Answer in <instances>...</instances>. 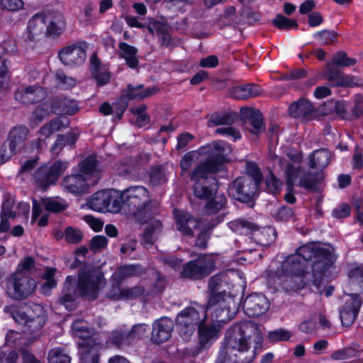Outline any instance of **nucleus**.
I'll return each instance as SVG.
<instances>
[{
    "mask_svg": "<svg viewBox=\"0 0 363 363\" xmlns=\"http://www.w3.org/2000/svg\"><path fill=\"white\" fill-rule=\"evenodd\" d=\"M140 272V269L138 266L128 265L123 266L118 269L113 274V279L119 282L123 279L138 275Z\"/></svg>",
    "mask_w": 363,
    "mask_h": 363,
    "instance_id": "obj_46",
    "label": "nucleus"
},
{
    "mask_svg": "<svg viewBox=\"0 0 363 363\" xmlns=\"http://www.w3.org/2000/svg\"><path fill=\"white\" fill-rule=\"evenodd\" d=\"M241 113L245 119L246 128L251 134L259 135L264 132L265 127L259 111L250 108H242Z\"/></svg>",
    "mask_w": 363,
    "mask_h": 363,
    "instance_id": "obj_21",
    "label": "nucleus"
},
{
    "mask_svg": "<svg viewBox=\"0 0 363 363\" xmlns=\"http://www.w3.org/2000/svg\"><path fill=\"white\" fill-rule=\"evenodd\" d=\"M333 62L337 66L348 67L354 65L356 60L348 57L343 52H339L333 55Z\"/></svg>",
    "mask_w": 363,
    "mask_h": 363,
    "instance_id": "obj_59",
    "label": "nucleus"
},
{
    "mask_svg": "<svg viewBox=\"0 0 363 363\" xmlns=\"http://www.w3.org/2000/svg\"><path fill=\"white\" fill-rule=\"evenodd\" d=\"M261 337L257 328L249 323L237 324L232 326L226 333V346L216 363H250L255 354L245 357L253 341L259 344Z\"/></svg>",
    "mask_w": 363,
    "mask_h": 363,
    "instance_id": "obj_1",
    "label": "nucleus"
},
{
    "mask_svg": "<svg viewBox=\"0 0 363 363\" xmlns=\"http://www.w3.org/2000/svg\"><path fill=\"white\" fill-rule=\"evenodd\" d=\"M52 113H53V109L50 101L40 104L35 108L30 118V125L37 126L43 120Z\"/></svg>",
    "mask_w": 363,
    "mask_h": 363,
    "instance_id": "obj_37",
    "label": "nucleus"
},
{
    "mask_svg": "<svg viewBox=\"0 0 363 363\" xmlns=\"http://www.w3.org/2000/svg\"><path fill=\"white\" fill-rule=\"evenodd\" d=\"M50 102L53 113L72 115L77 111L76 103L67 98H60Z\"/></svg>",
    "mask_w": 363,
    "mask_h": 363,
    "instance_id": "obj_34",
    "label": "nucleus"
},
{
    "mask_svg": "<svg viewBox=\"0 0 363 363\" xmlns=\"http://www.w3.org/2000/svg\"><path fill=\"white\" fill-rule=\"evenodd\" d=\"M326 77L333 86H355L360 85L362 83L360 79L356 77L345 75L332 69H328Z\"/></svg>",
    "mask_w": 363,
    "mask_h": 363,
    "instance_id": "obj_29",
    "label": "nucleus"
},
{
    "mask_svg": "<svg viewBox=\"0 0 363 363\" xmlns=\"http://www.w3.org/2000/svg\"><path fill=\"white\" fill-rule=\"evenodd\" d=\"M273 23L279 29H290L298 26L297 22L295 20L288 18L281 14L275 17Z\"/></svg>",
    "mask_w": 363,
    "mask_h": 363,
    "instance_id": "obj_55",
    "label": "nucleus"
},
{
    "mask_svg": "<svg viewBox=\"0 0 363 363\" xmlns=\"http://www.w3.org/2000/svg\"><path fill=\"white\" fill-rule=\"evenodd\" d=\"M42 205L48 211L54 213L61 212L67 207L65 201L59 198H48L43 199L42 201Z\"/></svg>",
    "mask_w": 363,
    "mask_h": 363,
    "instance_id": "obj_49",
    "label": "nucleus"
},
{
    "mask_svg": "<svg viewBox=\"0 0 363 363\" xmlns=\"http://www.w3.org/2000/svg\"><path fill=\"white\" fill-rule=\"evenodd\" d=\"M205 311L212 316L213 321L225 323L235 317L237 307L230 296L218 293L210 296Z\"/></svg>",
    "mask_w": 363,
    "mask_h": 363,
    "instance_id": "obj_8",
    "label": "nucleus"
},
{
    "mask_svg": "<svg viewBox=\"0 0 363 363\" xmlns=\"http://www.w3.org/2000/svg\"><path fill=\"white\" fill-rule=\"evenodd\" d=\"M174 328L173 321L167 318H162L153 323L152 340L157 343H162L171 337Z\"/></svg>",
    "mask_w": 363,
    "mask_h": 363,
    "instance_id": "obj_23",
    "label": "nucleus"
},
{
    "mask_svg": "<svg viewBox=\"0 0 363 363\" xmlns=\"http://www.w3.org/2000/svg\"><path fill=\"white\" fill-rule=\"evenodd\" d=\"M208 157L205 162L200 164L206 165L210 172L216 173L223 169V164L228 161V156L231 152L230 147L223 141H216L201 149Z\"/></svg>",
    "mask_w": 363,
    "mask_h": 363,
    "instance_id": "obj_11",
    "label": "nucleus"
},
{
    "mask_svg": "<svg viewBox=\"0 0 363 363\" xmlns=\"http://www.w3.org/2000/svg\"><path fill=\"white\" fill-rule=\"evenodd\" d=\"M77 140V136L74 133H68L67 135H58L56 141L51 147L52 154H58L62 148L68 145H72Z\"/></svg>",
    "mask_w": 363,
    "mask_h": 363,
    "instance_id": "obj_47",
    "label": "nucleus"
},
{
    "mask_svg": "<svg viewBox=\"0 0 363 363\" xmlns=\"http://www.w3.org/2000/svg\"><path fill=\"white\" fill-rule=\"evenodd\" d=\"M261 93V89L256 84L240 85L234 87L231 91V95L237 99H247L256 97Z\"/></svg>",
    "mask_w": 363,
    "mask_h": 363,
    "instance_id": "obj_33",
    "label": "nucleus"
},
{
    "mask_svg": "<svg viewBox=\"0 0 363 363\" xmlns=\"http://www.w3.org/2000/svg\"><path fill=\"white\" fill-rule=\"evenodd\" d=\"M98 180L96 158L90 156L80 164V173L67 176L62 182L64 189L74 195H81L88 191L90 185Z\"/></svg>",
    "mask_w": 363,
    "mask_h": 363,
    "instance_id": "obj_5",
    "label": "nucleus"
},
{
    "mask_svg": "<svg viewBox=\"0 0 363 363\" xmlns=\"http://www.w3.org/2000/svg\"><path fill=\"white\" fill-rule=\"evenodd\" d=\"M86 49L84 43L66 46L59 52L60 60L65 65H80L86 57Z\"/></svg>",
    "mask_w": 363,
    "mask_h": 363,
    "instance_id": "obj_18",
    "label": "nucleus"
},
{
    "mask_svg": "<svg viewBox=\"0 0 363 363\" xmlns=\"http://www.w3.org/2000/svg\"><path fill=\"white\" fill-rule=\"evenodd\" d=\"M73 335L79 337V353L81 363H99V350L100 345L90 337L92 332L88 323L83 320H76L72 325Z\"/></svg>",
    "mask_w": 363,
    "mask_h": 363,
    "instance_id": "obj_7",
    "label": "nucleus"
},
{
    "mask_svg": "<svg viewBox=\"0 0 363 363\" xmlns=\"http://www.w3.org/2000/svg\"><path fill=\"white\" fill-rule=\"evenodd\" d=\"M35 288L34 279L23 273L16 272L8 281L6 292L12 298L22 300L30 296Z\"/></svg>",
    "mask_w": 363,
    "mask_h": 363,
    "instance_id": "obj_12",
    "label": "nucleus"
},
{
    "mask_svg": "<svg viewBox=\"0 0 363 363\" xmlns=\"http://www.w3.org/2000/svg\"><path fill=\"white\" fill-rule=\"evenodd\" d=\"M104 286V279L100 272L84 269L79 274L77 286L74 277H67L60 303L67 310L72 311L75 308L77 298L82 296L88 299H94Z\"/></svg>",
    "mask_w": 363,
    "mask_h": 363,
    "instance_id": "obj_2",
    "label": "nucleus"
},
{
    "mask_svg": "<svg viewBox=\"0 0 363 363\" xmlns=\"http://www.w3.org/2000/svg\"><path fill=\"white\" fill-rule=\"evenodd\" d=\"M6 343L11 347H20L26 345V340L21 333L11 330L6 333Z\"/></svg>",
    "mask_w": 363,
    "mask_h": 363,
    "instance_id": "obj_53",
    "label": "nucleus"
},
{
    "mask_svg": "<svg viewBox=\"0 0 363 363\" xmlns=\"http://www.w3.org/2000/svg\"><path fill=\"white\" fill-rule=\"evenodd\" d=\"M306 267L301 260V256L296 254L287 257L282 262L281 269H278L272 275L273 279H277L281 284L282 281L291 275H299L304 272Z\"/></svg>",
    "mask_w": 363,
    "mask_h": 363,
    "instance_id": "obj_17",
    "label": "nucleus"
},
{
    "mask_svg": "<svg viewBox=\"0 0 363 363\" xmlns=\"http://www.w3.org/2000/svg\"><path fill=\"white\" fill-rule=\"evenodd\" d=\"M14 199L11 195H5L1 205L0 232H6L10 228L9 218H14L16 213L12 211L14 206Z\"/></svg>",
    "mask_w": 363,
    "mask_h": 363,
    "instance_id": "obj_28",
    "label": "nucleus"
},
{
    "mask_svg": "<svg viewBox=\"0 0 363 363\" xmlns=\"http://www.w3.org/2000/svg\"><path fill=\"white\" fill-rule=\"evenodd\" d=\"M29 130L23 125L15 126L9 134V152L6 157H12L17 148H20L26 140Z\"/></svg>",
    "mask_w": 363,
    "mask_h": 363,
    "instance_id": "obj_25",
    "label": "nucleus"
},
{
    "mask_svg": "<svg viewBox=\"0 0 363 363\" xmlns=\"http://www.w3.org/2000/svg\"><path fill=\"white\" fill-rule=\"evenodd\" d=\"M215 269V260L211 255H203L183 266L180 277L197 279L203 278Z\"/></svg>",
    "mask_w": 363,
    "mask_h": 363,
    "instance_id": "obj_14",
    "label": "nucleus"
},
{
    "mask_svg": "<svg viewBox=\"0 0 363 363\" xmlns=\"http://www.w3.org/2000/svg\"><path fill=\"white\" fill-rule=\"evenodd\" d=\"M269 307V302L262 294H252L245 299L243 303L245 312L250 317H257L264 314Z\"/></svg>",
    "mask_w": 363,
    "mask_h": 363,
    "instance_id": "obj_19",
    "label": "nucleus"
},
{
    "mask_svg": "<svg viewBox=\"0 0 363 363\" xmlns=\"http://www.w3.org/2000/svg\"><path fill=\"white\" fill-rule=\"evenodd\" d=\"M4 311L9 313L13 319L18 324L28 323L29 315H31L30 309L26 305H12L5 307Z\"/></svg>",
    "mask_w": 363,
    "mask_h": 363,
    "instance_id": "obj_32",
    "label": "nucleus"
},
{
    "mask_svg": "<svg viewBox=\"0 0 363 363\" xmlns=\"http://www.w3.org/2000/svg\"><path fill=\"white\" fill-rule=\"evenodd\" d=\"M157 91L155 87H150L143 89V85L128 86L126 96L130 99H143L155 94Z\"/></svg>",
    "mask_w": 363,
    "mask_h": 363,
    "instance_id": "obj_40",
    "label": "nucleus"
},
{
    "mask_svg": "<svg viewBox=\"0 0 363 363\" xmlns=\"http://www.w3.org/2000/svg\"><path fill=\"white\" fill-rule=\"evenodd\" d=\"M206 165L199 164L192 172L191 178L194 184V192L196 197L210 199L217 191L216 179L212 176Z\"/></svg>",
    "mask_w": 363,
    "mask_h": 363,
    "instance_id": "obj_10",
    "label": "nucleus"
},
{
    "mask_svg": "<svg viewBox=\"0 0 363 363\" xmlns=\"http://www.w3.org/2000/svg\"><path fill=\"white\" fill-rule=\"evenodd\" d=\"M215 133L221 135L232 138L233 141H236L241 138V134L239 130L229 125L218 127L216 129Z\"/></svg>",
    "mask_w": 363,
    "mask_h": 363,
    "instance_id": "obj_58",
    "label": "nucleus"
},
{
    "mask_svg": "<svg viewBox=\"0 0 363 363\" xmlns=\"http://www.w3.org/2000/svg\"><path fill=\"white\" fill-rule=\"evenodd\" d=\"M83 233L81 230L73 227H67L65 230V238L67 242L77 244L83 238Z\"/></svg>",
    "mask_w": 363,
    "mask_h": 363,
    "instance_id": "obj_54",
    "label": "nucleus"
},
{
    "mask_svg": "<svg viewBox=\"0 0 363 363\" xmlns=\"http://www.w3.org/2000/svg\"><path fill=\"white\" fill-rule=\"evenodd\" d=\"M174 216L177 229L183 235L192 237L194 229L198 225V220L190 213L180 210H175Z\"/></svg>",
    "mask_w": 363,
    "mask_h": 363,
    "instance_id": "obj_22",
    "label": "nucleus"
},
{
    "mask_svg": "<svg viewBox=\"0 0 363 363\" xmlns=\"http://www.w3.org/2000/svg\"><path fill=\"white\" fill-rule=\"evenodd\" d=\"M246 172L247 174L246 177H251L253 181L257 182V185H259L262 177L261 172L256 164L254 162H247Z\"/></svg>",
    "mask_w": 363,
    "mask_h": 363,
    "instance_id": "obj_61",
    "label": "nucleus"
},
{
    "mask_svg": "<svg viewBox=\"0 0 363 363\" xmlns=\"http://www.w3.org/2000/svg\"><path fill=\"white\" fill-rule=\"evenodd\" d=\"M144 293L142 286H135L131 289H121L116 287L109 294L110 298L113 299H133L141 296Z\"/></svg>",
    "mask_w": 363,
    "mask_h": 363,
    "instance_id": "obj_38",
    "label": "nucleus"
},
{
    "mask_svg": "<svg viewBox=\"0 0 363 363\" xmlns=\"http://www.w3.org/2000/svg\"><path fill=\"white\" fill-rule=\"evenodd\" d=\"M296 255L301 256L306 264L308 261L313 260L312 272L313 284L318 286V277H321L323 272L326 271L334 263L336 257L327 248L318 243H308L298 248Z\"/></svg>",
    "mask_w": 363,
    "mask_h": 363,
    "instance_id": "obj_6",
    "label": "nucleus"
},
{
    "mask_svg": "<svg viewBox=\"0 0 363 363\" xmlns=\"http://www.w3.org/2000/svg\"><path fill=\"white\" fill-rule=\"evenodd\" d=\"M300 174V172L291 164H288L285 168V174L286 178V184L288 191L286 193L284 198L287 203H294L296 201V197L292 192V188L294 184V179Z\"/></svg>",
    "mask_w": 363,
    "mask_h": 363,
    "instance_id": "obj_36",
    "label": "nucleus"
},
{
    "mask_svg": "<svg viewBox=\"0 0 363 363\" xmlns=\"http://www.w3.org/2000/svg\"><path fill=\"white\" fill-rule=\"evenodd\" d=\"M63 15L58 11H48L34 15L29 19L26 37L28 40L38 41L46 35H57L65 28Z\"/></svg>",
    "mask_w": 363,
    "mask_h": 363,
    "instance_id": "obj_4",
    "label": "nucleus"
},
{
    "mask_svg": "<svg viewBox=\"0 0 363 363\" xmlns=\"http://www.w3.org/2000/svg\"><path fill=\"white\" fill-rule=\"evenodd\" d=\"M362 302L359 296L352 294L346 301L344 308L340 312V316L343 326H350L357 316Z\"/></svg>",
    "mask_w": 363,
    "mask_h": 363,
    "instance_id": "obj_20",
    "label": "nucleus"
},
{
    "mask_svg": "<svg viewBox=\"0 0 363 363\" xmlns=\"http://www.w3.org/2000/svg\"><path fill=\"white\" fill-rule=\"evenodd\" d=\"M331 159V153L325 149L314 151L309 157L308 165L311 168L322 169L326 167Z\"/></svg>",
    "mask_w": 363,
    "mask_h": 363,
    "instance_id": "obj_35",
    "label": "nucleus"
},
{
    "mask_svg": "<svg viewBox=\"0 0 363 363\" xmlns=\"http://www.w3.org/2000/svg\"><path fill=\"white\" fill-rule=\"evenodd\" d=\"M55 269L47 268L43 275L45 282L41 285L40 291L44 295H49L50 291L56 286V281L53 279Z\"/></svg>",
    "mask_w": 363,
    "mask_h": 363,
    "instance_id": "obj_48",
    "label": "nucleus"
},
{
    "mask_svg": "<svg viewBox=\"0 0 363 363\" xmlns=\"http://www.w3.org/2000/svg\"><path fill=\"white\" fill-rule=\"evenodd\" d=\"M259 185L250 177L237 178L228 188L232 198L242 202H247L257 193Z\"/></svg>",
    "mask_w": 363,
    "mask_h": 363,
    "instance_id": "obj_15",
    "label": "nucleus"
},
{
    "mask_svg": "<svg viewBox=\"0 0 363 363\" xmlns=\"http://www.w3.org/2000/svg\"><path fill=\"white\" fill-rule=\"evenodd\" d=\"M45 96V91L40 86L32 85L19 89L15 98L23 104H32L43 99Z\"/></svg>",
    "mask_w": 363,
    "mask_h": 363,
    "instance_id": "obj_26",
    "label": "nucleus"
},
{
    "mask_svg": "<svg viewBox=\"0 0 363 363\" xmlns=\"http://www.w3.org/2000/svg\"><path fill=\"white\" fill-rule=\"evenodd\" d=\"M120 201L125 203L135 211L133 213L135 219L141 224H146L144 238L150 242H153V237L162 229V224L153 218V212L147 206L150 200L147 189L143 186H133L123 190L119 195Z\"/></svg>",
    "mask_w": 363,
    "mask_h": 363,
    "instance_id": "obj_3",
    "label": "nucleus"
},
{
    "mask_svg": "<svg viewBox=\"0 0 363 363\" xmlns=\"http://www.w3.org/2000/svg\"><path fill=\"white\" fill-rule=\"evenodd\" d=\"M230 228L239 234H248L250 232L257 230V226L245 220H235L229 223Z\"/></svg>",
    "mask_w": 363,
    "mask_h": 363,
    "instance_id": "obj_42",
    "label": "nucleus"
},
{
    "mask_svg": "<svg viewBox=\"0 0 363 363\" xmlns=\"http://www.w3.org/2000/svg\"><path fill=\"white\" fill-rule=\"evenodd\" d=\"M147 330V325L145 324H138L133 327L132 330L128 331V335H126V339L123 340H116L118 344H130L135 339L141 338L145 335Z\"/></svg>",
    "mask_w": 363,
    "mask_h": 363,
    "instance_id": "obj_45",
    "label": "nucleus"
},
{
    "mask_svg": "<svg viewBox=\"0 0 363 363\" xmlns=\"http://www.w3.org/2000/svg\"><path fill=\"white\" fill-rule=\"evenodd\" d=\"M150 182L153 185L163 184L167 181V172L163 167H152L149 173Z\"/></svg>",
    "mask_w": 363,
    "mask_h": 363,
    "instance_id": "obj_50",
    "label": "nucleus"
},
{
    "mask_svg": "<svg viewBox=\"0 0 363 363\" xmlns=\"http://www.w3.org/2000/svg\"><path fill=\"white\" fill-rule=\"evenodd\" d=\"M314 111L312 104L306 99H300L289 107V114L294 118H306L311 116Z\"/></svg>",
    "mask_w": 363,
    "mask_h": 363,
    "instance_id": "obj_30",
    "label": "nucleus"
},
{
    "mask_svg": "<svg viewBox=\"0 0 363 363\" xmlns=\"http://www.w3.org/2000/svg\"><path fill=\"white\" fill-rule=\"evenodd\" d=\"M108 244V240L103 235H95L90 241V247L94 252H100L104 250Z\"/></svg>",
    "mask_w": 363,
    "mask_h": 363,
    "instance_id": "obj_60",
    "label": "nucleus"
},
{
    "mask_svg": "<svg viewBox=\"0 0 363 363\" xmlns=\"http://www.w3.org/2000/svg\"><path fill=\"white\" fill-rule=\"evenodd\" d=\"M233 117L228 113H213L208 121V126L213 128L215 126L223 127L233 123Z\"/></svg>",
    "mask_w": 363,
    "mask_h": 363,
    "instance_id": "obj_44",
    "label": "nucleus"
},
{
    "mask_svg": "<svg viewBox=\"0 0 363 363\" xmlns=\"http://www.w3.org/2000/svg\"><path fill=\"white\" fill-rule=\"evenodd\" d=\"M314 36L320 43L323 44L330 43L336 39L335 33L329 30L315 33Z\"/></svg>",
    "mask_w": 363,
    "mask_h": 363,
    "instance_id": "obj_64",
    "label": "nucleus"
},
{
    "mask_svg": "<svg viewBox=\"0 0 363 363\" xmlns=\"http://www.w3.org/2000/svg\"><path fill=\"white\" fill-rule=\"evenodd\" d=\"M35 268V261L30 257H27L21 260L18 264L16 272L23 273L30 272Z\"/></svg>",
    "mask_w": 363,
    "mask_h": 363,
    "instance_id": "obj_62",
    "label": "nucleus"
},
{
    "mask_svg": "<svg viewBox=\"0 0 363 363\" xmlns=\"http://www.w3.org/2000/svg\"><path fill=\"white\" fill-rule=\"evenodd\" d=\"M292 336V333L284 329H279L268 334V339L270 342L287 341Z\"/></svg>",
    "mask_w": 363,
    "mask_h": 363,
    "instance_id": "obj_57",
    "label": "nucleus"
},
{
    "mask_svg": "<svg viewBox=\"0 0 363 363\" xmlns=\"http://www.w3.org/2000/svg\"><path fill=\"white\" fill-rule=\"evenodd\" d=\"M118 48L119 56L125 61L127 65L132 69L136 68L139 64L138 49L123 42L118 44Z\"/></svg>",
    "mask_w": 363,
    "mask_h": 363,
    "instance_id": "obj_31",
    "label": "nucleus"
},
{
    "mask_svg": "<svg viewBox=\"0 0 363 363\" xmlns=\"http://www.w3.org/2000/svg\"><path fill=\"white\" fill-rule=\"evenodd\" d=\"M36 311V315H30L28 323L25 325L29 332H35L40 330L45 323V316L43 313V307L39 305H35L32 311Z\"/></svg>",
    "mask_w": 363,
    "mask_h": 363,
    "instance_id": "obj_39",
    "label": "nucleus"
},
{
    "mask_svg": "<svg viewBox=\"0 0 363 363\" xmlns=\"http://www.w3.org/2000/svg\"><path fill=\"white\" fill-rule=\"evenodd\" d=\"M67 125V119L60 118H55L43 125L39 130L40 138L38 141V147H42L46 138H48L54 133L60 130L62 128L66 127Z\"/></svg>",
    "mask_w": 363,
    "mask_h": 363,
    "instance_id": "obj_27",
    "label": "nucleus"
},
{
    "mask_svg": "<svg viewBox=\"0 0 363 363\" xmlns=\"http://www.w3.org/2000/svg\"><path fill=\"white\" fill-rule=\"evenodd\" d=\"M67 167V163L61 161L55 162L49 167L47 166L41 167L35 174V181L39 186L46 189L50 184L55 182Z\"/></svg>",
    "mask_w": 363,
    "mask_h": 363,
    "instance_id": "obj_16",
    "label": "nucleus"
},
{
    "mask_svg": "<svg viewBox=\"0 0 363 363\" xmlns=\"http://www.w3.org/2000/svg\"><path fill=\"white\" fill-rule=\"evenodd\" d=\"M350 285L354 287L359 285L360 291H363V267H358L350 273Z\"/></svg>",
    "mask_w": 363,
    "mask_h": 363,
    "instance_id": "obj_56",
    "label": "nucleus"
},
{
    "mask_svg": "<svg viewBox=\"0 0 363 363\" xmlns=\"http://www.w3.org/2000/svg\"><path fill=\"white\" fill-rule=\"evenodd\" d=\"M48 363H70L71 357L62 347L51 349L48 355Z\"/></svg>",
    "mask_w": 363,
    "mask_h": 363,
    "instance_id": "obj_43",
    "label": "nucleus"
},
{
    "mask_svg": "<svg viewBox=\"0 0 363 363\" xmlns=\"http://www.w3.org/2000/svg\"><path fill=\"white\" fill-rule=\"evenodd\" d=\"M55 79L57 86L62 89H69L76 85L77 80L67 76L64 72L57 71L55 73Z\"/></svg>",
    "mask_w": 363,
    "mask_h": 363,
    "instance_id": "obj_52",
    "label": "nucleus"
},
{
    "mask_svg": "<svg viewBox=\"0 0 363 363\" xmlns=\"http://www.w3.org/2000/svg\"><path fill=\"white\" fill-rule=\"evenodd\" d=\"M220 325L200 323L198 326L199 345L202 348L210 347L219 337Z\"/></svg>",
    "mask_w": 363,
    "mask_h": 363,
    "instance_id": "obj_24",
    "label": "nucleus"
},
{
    "mask_svg": "<svg viewBox=\"0 0 363 363\" xmlns=\"http://www.w3.org/2000/svg\"><path fill=\"white\" fill-rule=\"evenodd\" d=\"M212 199H209L206 205V211L208 213H216L225 206V197L222 194L216 195Z\"/></svg>",
    "mask_w": 363,
    "mask_h": 363,
    "instance_id": "obj_51",
    "label": "nucleus"
},
{
    "mask_svg": "<svg viewBox=\"0 0 363 363\" xmlns=\"http://www.w3.org/2000/svg\"><path fill=\"white\" fill-rule=\"evenodd\" d=\"M89 208L98 212H117L121 209V202L118 192L105 190L96 192L88 200Z\"/></svg>",
    "mask_w": 363,
    "mask_h": 363,
    "instance_id": "obj_13",
    "label": "nucleus"
},
{
    "mask_svg": "<svg viewBox=\"0 0 363 363\" xmlns=\"http://www.w3.org/2000/svg\"><path fill=\"white\" fill-rule=\"evenodd\" d=\"M266 184L267 189L272 194L279 192L282 187L281 182L272 173L267 177Z\"/></svg>",
    "mask_w": 363,
    "mask_h": 363,
    "instance_id": "obj_63",
    "label": "nucleus"
},
{
    "mask_svg": "<svg viewBox=\"0 0 363 363\" xmlns=\"http://www.w3.org/2000/svg\"><path fill=\"white\" fill-rule=\"evenodd\" d=\"M206 318L204 307L197 303L182 310L176 319L182 338L184 340H189L195 331L196 326Z\"/></svg>",
    "mask_w": 363,
    "mask_h": 363,
    "instance_id": "obj_9",
    "label": "nucleus"
},
{
    "mask_svg": "<svg viewBox=\"0 0 363 363\" xmlns=\"http://www.w3.org/2000/svg\"><path fill=\"white\" fill-rule=\"evenodd\" d=\"M94 10V6L91 2L86 3L84 7L81 9L78 16V19L82 26H87L96 23Z\"/></svg>",
    "mask_w": 363,
    "mask_h": 363,
    "instance_id": "obj_41",
    "label": "nucleus"
}]
</instances>
